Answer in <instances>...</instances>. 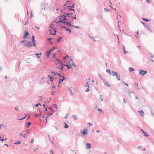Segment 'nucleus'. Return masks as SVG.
<instances>
[{
    "label": "nucleus",
    "mask_w": 154,
    "mask_h": 154,
    "mask_svg": "<svg viewBox=\"0 0 154 154\" xmlns=\"http://www.w3.org/2000/svg\"><path fill=\"white\" fill-rule=\"evenodd\" d=\"M57 47H53L52 48L49 50L48 51H47L46 52V56L47 57H49L50 54L51 53V52L54 49H57Z\"/></svg>",
    "instance_id": "obj_1"
},
{
    "label": "nucleus",
    "mask_w": 154,
    "mask_h": 154,
    "mask_svg": "<svg viewBox=\"0 0 154 154\" xmlns=\"http://www.w3.org/2000/svg\"><path fill=\"white\" fill-rule=\"evenodd\" d=\"M147 72V71L146 70H144L143 69L140 70L138 72V74L140 75L141 76H144Z\"/></svg>",
    "instance_id": "obj_2"
},
{
    "label": "nucleus",
    "mask_w": 154,
    "mask_h": 154,
    "mask_svg": "<svg viewBox=\"0 0 154 154\" xmlns=\"http://www.w3.org/2000/svg\"><path fill=\"white\" fill-rule=\"evenodd\" d=\"M88 130L87 129H84L82 131H80L82 136H85L87 135L88 134Z\"/></svg>",
    "instance_id": "obj_3"
},
{
    "label": "nucleus",
    "mask_w": 154,
    "mask_h": 154,
    "mask_svg": "<svg viewBox=\"0 0 154 154\" xmlns=\"http://www.w3.org/2000/svg\"><path fill=\"white\" fill-rule=\"evenodd\" d=\"M50 31V34L53 35H56V32H57L56 28H54L52 30H51V29L49 30Z\"/></svg>",
    "instance_id": "obj_4"
},
{
    "label": "nucleus",
    "mask_w": 154,
    "mask_h": 154,
    "mask_svg": "<svg viewBox=\"0 0 154 154\" xmlns=\"http://www.w3.org/2000/svg\"><path fill=\"white\" fill-rule=\"evenodd\" d=\"M29 35V33L27 31L25 30L24 35L23 37V38L24 39H26Z\"/></svg>",
    "instance_id": "obj_5"
},
{
    "label": "nucleus",
    "mask_w": 154,
    "mask_h": 154,
    "mask_svg": "<svg viewBox=\"0 0 154 154\" xmlns=\"http://www.w3.org/2000/svg\"><path fill=\"white\" fill-rule=\"evenodd\" d=\"M27 44H24V45L25 46L27 47L28 48H30L32 46V44L31 41H29L27 42Z\"/></svg>",
    "instance_id": "obj_6"
},
{
    "label": "nucleus",
    "mask_w": 154,
    "mask_h": 154,
    "mask_svg": "<svg viewBox=\"0 0 154 154\" xmlns=\"http://www.w3.org/2000/svg\"><path fill=\"white\" fill-rule=\"evenodd\" d=\"M48 77L50 79V81L52 82H53V79H56V78H53L52 76H51L50 75H48ZM52 84H54V83L53 82H52Z\"/></svg>",
    "instance_id": "obj_7"
},
{
    "label": "nucleus",
    "mask_w": 154,
    "mask_h": 154,
    "mask_svg": "<svg viewBox=\"0 0 154 154\" xmlns=\"http://www.w3.org/2000/svg\"><path fill=\"white\" fill-rule=\"evenodd\" d=\"M86 148V149H90L91 147V145L90 143H87L85 145Z\"/></svg>",
    "instance_id": "obj_8"
},
{
    "label": "nucleus",
    "mask_w": 154,
    "mask_h": 154,
    "mask_svg": "<svg viewBox=\"0 0 154 154\" xmlns=\"http://www.w3.org/2000/svg\"><path fill=\"white\" fill-rule=\"evenodd\" d=\"M138 112L140 114V115L142 116L143 117L144 116V113L143 110H141L140 111H139Z\"/></svg>",
    "instance_id": "obj_9"
},
{
    "label": "nucleus",
    "mask_w": 154,
    "mask_h": 154,
    "mask_svg": "<svg viewBox=\"0 0 154 154\" xmlns=\"http://www.w3.org/2000/svg\"><path fill=\"white\" fill-rule=\"evenodd\" d=\"M142 132L143 133L144 136L145 137H148L149 136V134L146 132H145L142 129H141V130Z\"/></svg>",
    "instance_id": "obj_10"
},
{
    "label": "nucleus",
    "mask_w": 154,
    "mask_h": 154,
    "mask_svg": "<svg viewBox=\"0 0 154 154\" xmlns=\"http://www.w3.org/2000/svg\"><path fill=\"white\" fill-rule=\"evenodd\" d=\"M72 87H71L70 88L67 87V90H68L70 92V95H72L73 94V93L72 92V90L71 88H72Z\"/></svg>",
    "instance_id": "obj_11"
},
{
    "label": "nucleus",
    "mask_w": 154,
    "mask_h": 154,
    "mask_svg": "<svg viewBox=\"0 0 154 154\" xmlns=\"http://www.w3.org/2000/svg\"><path fill=\"white\" fill-rule=\"evenodd\" d=\"M145 27L148 30L150 31L151 32H152V31L151 29L150 26L148 25H145Z\"/></svg>",
    "instance_id": "obj_12"
},
{
    "label": "nucleus",
    "mask_w": 154,
    "mask_h": 154,
    "mask_svg": "<svg viewBox=\"0 0 154 154\" xmlns=\"http://www.w3.org/2000/svg\"><path fill=\"white\" fill-rule=\"evenodd\" d=\"M117 73L118 72H115L113 70H112L111 72V75H112V76H114L116 75Z\"/></svg>",
    "instance_id": "obj_13"
},
{
    "label": "nucleus",
    "mask_w": 154,
    "mask_h": 154,
    "mask_svg": "<svg viewBox=\"0 0 154 154\" xmlns=\"http://www.w3.org/2000/svg\"><path fill=\"white\" fill-rule=\"evenodd\" d=\"M150 54L151 56H150L149 59L151 61L154 62V56L152 54Z\"/></svg>",
    "instance_id": "obj_14"
},
{
    "label": "nucleus",
    "mask_w": 154,
    "mask_h": 154,
    "mask_svg": "<svg viewBox=\"0 0 154 154\" xmlns=\"http://www.w3.org/2000/svg\"><path fill=\"white\" fill-rule=\"evenodd\" d=\"M64 14H65V16H66V17H69L70 18H72V16H69V15L70 14V13H64Z\"/></svg>",
    "instance_id": "obj_15"
},
{
    "label": "nucleus",
    "mask_w": 154,
    "mask_h": 154,
    "mask_svg": "<svg viewBox=\"0 0 154 154\" xmlns=\"http://www.w3.org/2000/svg\"><path fill=\"white\" fill-rule=\"evenodd\" d=\"M115 76L116 77V78L118 80H120V75H118V73L117 74V75H115Z\"/></svg>",
    "instance_id": "obj_16"
},
{
    "label": "nucleus",
    "mask_w": 154,
    "mask_h": 154,
    "mask_svg": "<svg viewBox=\"0 0 154 154\" xmlns=\"http://www.w3.org/2000/svg\"><path fill=\"white\" fill-rule=\"evenodd\" d=\"M32 43H35V37L33 35H32Z\"/></svg>",
    "instance_id": "obj_17"
},
{
    "label": "nucleus",
    "mask_w": 154,
    "mask_h": 154,
    "mask_svg": "<svg viewBox=\"0 0 154 154\" xmlns=\"http://www.w3.org/2000/svg\"><path fill=\"white\" fill-rule=\"evenodd\" d=\"M122 48L124 53L126 54H127L128 53V51L125 50V46L124 45H123Z\"/></svg>",
    "instance_id": "obj_18"
},
{
    "label": "nucleus",
    "mask_w": 154,
    "mask_h": 154,
    "mask_svg": "<svg viewBox=\"0 0 154 154\" xmlns=\"http://www.w3.org/2000/svg\"><path fill=\"white\" fill-rule=\"evenodd\" d=\"M128 70L130 72H132L134 71V69L133 68L130 67L128 68Z\"/></svg>",
    "instance_id": "obj_19"
},
{
    "label": "nucleus",
    "mask_w": 154,
    "mask_h": 154,
    "mask_svg": "<svg viewBox=\"0 0 154 154\" xmlns=\"http://www.w3.org/2000/svg\"><path fill=\"white\" fill-rule=\"evenodd\" d=\"M42 115V114L41 113H40V114H36L34 116L37 117H40Z\"/></svg>",
    "instance_id": "obj_20"
},
{
    "label": "nucleus",
    "mask_w": 154,
    "mask_h": 154,
    "mask_svg": "<svg viewBox=\"0 0 154 154\" xmlns=\"http://www.w3.org/2000/svg\"><path fill=\"white\" fill-rule=\"evenodd\" d=\"M72 117L73 119L75 120H77L78 119V118L76 115H73L72 116Z\"/></svg>",
    "instance_id": "obj_21"
},
{
    "label": "nucleus",
    "mask_w": 154,
    "mask_h": 154,
    "mask_svg": "<svg viewBox=\"0 0 154 154\" xmlns=\"http://www.w3.org/2000/svg\"><path fill=\"white\" fill-rule=\"evenodd\" d=\"M38 105H40V106H41V104L40 103H38L35 104V105H34L33 106V107H37Z\"/></svg>",
    "instance_id": "obj_22"
},
{
    "label": "nucleus",
    "mask_w": 154,
    "mask_h": 154,
    "mask_svg": "<svg viewBox=\"0 0 154 154\" xmlns=\"http://www.w3.org/2000/svg\"><path fill=\"white\" fill-rule=\"evenodd\" d=\"M21 143V142L20 140H17L16 142H15L14 144L16 145H19Z\"/></svg>",
    "instance_id": "obj_23"
},
{
    "label": "nucleus",
    "mask_w": 154,
    "mask_h": 154,
    "mask_svg": "<svg viewBox=\"0 0 154 154\" xmlns=\"http://www.w3.org/2000/svg\"><path fill=\"white\" fill-rule=\"evenodd\" d=\"M104 84L106 86H107L109 87H110V85L109 84V83L107 82H105Z\"/></svg>",
    "instance_id": "obj_24"
},
{
    "label": "nucleus",
    "mask_w": 154,
    "mask_h": 154,
    "mask_svg": "<svg viewBox=\"0 0 154 154\" xmlns=\"http://www.w3.org/2000/svg\"><path fill=\"white\" fill-rule=\"evenodd\" d=\"M142 19L144 21H145L146 22H147L149 21V20H150V19H148L147 18H142Z\"/></svg>",
    "instance_id": "obj_25"
},
{
    "label": "nucleus",
    "mask_w": 154,
    "mask_h": 154,
    "mask_svg": "<svg viewBox=\"0 0 154 154\" xmlns=\"http://www.w3.org/2000/svg\"><path fill=\"white\" fill-rule=\"evenodd\" d=\"M60 80L62 81V82L64 80H65L66 79H67V78L63 76L62 77V78L60 79Z\"/></svg>",
    "instance_id": "obj_26"
},
{
    "label": "nucleus",
    "mask_w": 154,
    "mask_h": 154,
    "mask_svg": "<svg viewBox=\"0 0 154 154\" xmlns=\"http://www.w3.org/2000/svg\"><path fill=\"white\" fill-rule=\"evenodd\" d=\"M89 81H88L87 82L86 84L85 85V87H88V88H90L89 85L88 84Z\"/></svg>",
    "instance_id": "obj_27"
},
{
    "label": "nucleus",
    "mask_w": 154,
    "mask_h": 154,
    "mask_svg": "<svg viewBox=\"0 0 154 154\" xmlns=\"http://www.w3.org/2000/svg\"><path fill=\"white\" fill-rule=\"evenodd\" d=\"M63 68L64 66L62 65H60L59 67H58V68L62 71L63 70Z\"/></svg>",
    "instance_id": "obj_28"
},
{
    "label": "nucleus",
    "mask_w": 154,
    "mask_h": 154,
    "mask_svg": "<svg viewBox=\"0 0 154 154\" xmlns=\"http://www.w3.org/2000/svg\"><path fill=\"white\" fill-rule=\"evenodd\" d=\"M57 75L59 77H60V78H62V77L63 76V75H62L60 73H58L57 72Z\"/></svg>",
    "instance_id": "obj_29"
},
{
    "label": "nucleus",
    "mask_w": 154,
    "mask_h": 154,
    "mask_svg": "<svg viewBox=\"0 0 154 154\" xmlns=\"http://www.w3.org/2000/svg\"><path fill=\"white\" fill-rule=\"evenodd\" d=\"M66 25H68L70 26H72V24L71 23V22H68V21H67Z\"/></svg>",
    "instance_id": "obj_30"
},
{
    "label": "nucleus",
    "mask_w": 154,
    "mask_h": 154,
    "mask_svg": "<svg viewBox=\"0 0 154 154\" xmlns=\"http://www.w3.org/2000/svg\"><path fill=\"white\" fill-rule=\"evenodd\" d=\"M67 68L68 69H69L70 68H72V66L71 65V64L70 63L69 65H68V66H67Z\"/></svg>",
    "instance_id": "obj_31"
},
{
    "label": "nucleus",
    "mask_w": 154,
    "mask_h": 154,
    "mask_svg": "<svg viewBox=\"0 0 154 154\" xmlns=\"http://www.w3.org/2000/svg\"><path fill=\"white\" fill-rule=\"evenodd\" d=\"M66 31H69L70 34L72 32L71 30L70 29L67 28L66 29Z\"/></svg>",
    "instance_id": "obj_32"
},
{
    "label": "nucleus",
    "mask_w": 154,
    "mask_h": 154,
    "mask_svg": "<svg viewBox=\"0 0 154 154\" xmlns=\"http://www.w3.org/2000/svg\"><path fill=\"white\" fill-rule=\"evenodd\" d=\"M66 17L65 16V14H64V16H63V21H66L67 20V19L66 18Z\"/></svg>",
    "instance_id": "obj_33"
},
{
    "label": "nucleus",
    "mask_w": 154,
    "mask_h": 154,
    "mask_svg": "<svg viewBox=\"0 0 154 154\" xmlns=\"http://www.w3.org/2000/svg\"><path fill=\"white\" fill-rule=\"evenodd\" d=\"M55 61L56 62H58V63H60V61H59V59L57 58L56 57L55 59Z\"/></svg>",
    "instance_id": "obj_34"
},
{
    "label": "nucleus",
    "mask_w": 154,
    "mask_h": 154,
    "mask_svg": "<svg viewBox=\"0 0 154 154\" xmlns=\"http://www.w3.org/2000/svg\"><path fill=\"white\" fill-rule=\"evenodd\" d=\"M31 125V123L30 122H28L27 124V126H26V128H29V125Z\"/></svg>",
    "instance_id": "obj_35"
},
{
    "label": "nucleus",
    "mask_w": 154,
    "mask_h": 154,
    "mask_svg": "<svg viewBox=\"0 0 154 154\" xmlns=\"http://www.w3.org/2000/svg\"><path fill=\"white\" fill-rule=\"evenodd\" d=\"M106 72L111 75V72L109 69H107L106 70Z\"/></svg>",
    "instance_id": "obj_36"
},
{
    "label": "nucleus",
    "mask_w": 154,
    "mask_h": 154,
    "mask_svg": "<svg viewBox=\"0 0 154 154\" xmlns=\"http://www.w3.org/2000/svg\"><path fill=\"white\" fill-rule=\"evenodd\" d=\"M62 39V37H59L58 39H57V43H59L60 41V40H61Z\"/></svg>",
    "instance_id": "obj_37"
},
{
    "label": "nucleus",
    "mask_w": 154,
    "mask_h": 154,
    "mask_svg": "<svg viewBox=\"0 0 154 154\" xmlns=\"http://www.w3.org/2000/svg\"><path fill=\"white\" fill-rule=\"evenodd\" d=\"M64 123L65 124V126H64V128H67L69 127V126L68 125L66 124L65 122H64Z\"/></svg>",
    "instance_id": "obj_38"
},
{
    "label": "nucleus",
    "mask_w": 154,
    "mask_h": 154,
    "mask_svg": "<svg viewBox=\"0 0 154 154\" xmlns=\"http://www.w3.org/2000/svg\"><path fill=\"white\" fill-rule=\"evenodd\" d=\"M67 22V21H63V22H62V23L63 24L66 25Z\"/></svg>",
    "instance_id": "obj_39"
},
{
    "label": "nucleus",
    "mask_w": 154,
    "mask_h": 154,
    "mask_svg": "<svg viewBox=\"0 0 154 154\" xmlns=\"http://www.w3.org/2000/svg\"><path fill=\"white\" fill-rule=\"evenodd\" d=\"M151 114L153 117H154V114L152 112V109H151L150 110Z\"/></svg>",
    "instance_id": "obj_40"
},
{
    "label": "nucleus",
    "mask_w": 154,
    "mask_h": 154,
    "mask_svg": "<svg viewBox=\"0 0 154 154\" xmlns=\"http://www.w3.org/2000/svg\"><path fill=\"white\" fill-rule=\"evenodd\" d=\"M69 57V56L68 54H67L66 56H64L63 58V59H67V58Z\"/></svg>",
    "instance_id": "obj_41"
},
{
    "label": "nucleus",
    "mask_w": 154,
    "mask_h": 154,
    "mask_svg": "<svg viewBox=\"0 0 154 154\" xmlns=\"http://www.w3.org/2000/svg\"><path fill=\"white\" fill-rule=\"evenodd\" d=\"M110 10H109L106 8H105L104 9V11H105L106 12H108Z\"/></svg>",
    "instance_id": "obj_42"
},
{
    "label": "nucleus",
    "mask_w": 154,
    "mask_h": 154,
    "mask_svg": "<svg viewBox=\"0 0 154 154\" xmlns=\"http://www.w3.org/2000/svg\"><path fill=\"white\" fill-rule=\"evenodd\" d=\"M34 54L36 55L37 56V57L38 58H41L40 56H39V54H38V53H36V54Z\"/></svg>",
    "instance_id": "obj_43"
},
{
    "label": "nucleus",
    "mask_w": 154,
    "mask_h": 154,
    "mask_svg": "<svg viewBox=\"0 0 154 154\" xmlns=\"http://www.w3.org/2000/svg\"><path fill=\"white\" fill-rule=\"evenodd\" d=\"M54 26V24H51L49 26V27L51 28H53V26Z\"/></svg>",
    "instance_id": "obj_44"
},
{
    "label": "nucleus",
    "mask_w": 154,
    "mask_h": 154,
    "mask_svg": "<svg viewBox=\"0 0 154 154\" xmlns=\"http://www.w3.org/2000/svg\"><path fill=\"white\" fill-rule=\"evenodd\" d=\"M56 54H57V53H54L53 54V55L52 56L53 58L55 59V58H56V57H55V56H56Z\"/></svg>",
    "instance_id": "obj_45"
},
{
    "label": "nucleus",
    "mask_w": 154,
    "mask_h": 154,
    "mask_svg": "<svg viewBox=\"0 0 154 154\" xmlns=\"http://www.w3.org/2000/svg\"><path fill=\"white\" fill-rule=\"evenodd\" d=\"M59 20H58V22H60V23H62V22H63V20L62 19L60 18H59Z\"/></svg>",
    "instance_id": "obj_46"
},
{
    "label": "nucleus",
    "mask_w": 154,
    "mask_h": 154,
    "mask_svg": "<svg viewBox=\"0 0 154 154\" xmlns=\"http://www.w3.org/2000/svg\"><path fill=\"white\" fill-rule=\"evenodd\" d=\"M52 73H53L54 75H57V74H56L57 72H55L54 71H53L51 72V74H52Z\"/></svg>",
    "instance_id": "obj_47"
},
{
    "label": "nucleus",
    "mask_w": 154,
    "mask_h": 154,
    "mask_svg": "<svg viewBox=\"0 0 154 154\" xmlns=\"http://www.w3.org/2000/svg\"><path fill=\"white\" fill-rule=\"evenodd\" d=\"M72 27H74L75 28H79V26H75V25H72Z\"/></svg>",
    "instance_id": "obj_48"
},
{
    "label": "nucleus",
    "mask_w": 154,
    "mask_h": 154,
    "mask_svg": "<svg viewBox=\"0 0 154 154\" xmlns=\"http://www.w3.org/2000/svg\"><path fill=\"white\" fill-rule=\"evenodd\" d=\"M53 113H48V114L47 115L48 116V117L51 116V115H53Z\"/></svg>",
    "instance_id": "obj_49"
},
{
    "label": "nucleus",
    "mask_w": 154,
    "mask_h": 154,
    "mask_svg": "<svg viewBox=\"0 0 154 154\" xmlns=\"http://www.w3.org/2000/svg\"><path fill=\"white\" fill-rule=\"evenodd\" d=\"M103 82L104 83L105 82H106V79H104L103 78H102V79H101Z\"/></svg>",
    "instance_id": "obj_50"
},
{
    "label": "nucleus",
    "mask_w": 154,
    "mask_h": 154,
    "mask_svg": "<svg viewBox=\"0 0 154 154\" xmlns=\"http://www.w3.org/2000/svg\"><path fill=\"white\" fill-rule=\"evenodd\" d=\"M25 117H26V116H25L24 117L22 118L19 119H18V120H20V121L24 119L25 118Z\"/></svg>",
    "instance_id": "obj_51"
},
{
    "label": "nucleus",
    "mask_w": 154,
    "mask_h": 154,
    "mask_svg": "<svg viewBox=\"0 0 154 154\" xmlns=\"http://www.w3.org/2000/svg\"><path fill=\"white\" fill-rule=\"evenodd\" d=\"M20 135L21 136V137H24L25 138V136H26V134L23 135V134H22V133H20Z\"/></svg>",
    "instance_id": "obj_52"
},
{
    "label": "nucleus",
    "mask_w": 154,
    "mask_h": 154,
    "mask_svg": "<svg viewBox=\"0 0 154 154\" xmlns=\"http://www.w3.org/2000/svg\"><path fill=\"white\" fill-rule=\"evenodd\" d=\"M76 14H75V16L74 17H72V20H73L74 19H76Z\"/></svg>",
    "instance_id": "obj_53"
},
{
    "label": "nucleus",
    "mask_w": 154,
    "mask_h": 154,
    "mask_svg": "<svg viewBox=\"0 0 154 154\" xmlns=\"http://www.w3.org/2000/svg\"><path fill=\"white\" fill-rule=\"evenodd\" d=\"M89 88H88H88H87L86 90H85V92H88V91H89Z\"/></svg>",
    "instance_id": "obj_54"
},
{
    "label": "nucleus",
    "mask_w": 154,
    "mask_h": 154,
    "mask_svg": "<svg viewBox=\"0 0 154 154\" xmlns=\"http://www.w3.org/2000/svg\"><path fill=\"white\" fill-rule=\"evenodd\" d=\"M134 85L135 87L136 88H137L138 86V85L137 83H134Z\"/></svg>",
    "instance_id": "obj_55"
},
{
    "label": "nucleus",
    "mask_w": 154,
    "mask_h": 154,
    "mask_svg": "<svg viewBox=\"0 0 154 154\" xmlns=\"http://www.w3.org/2000/svg\"><path fill=\"white\" fill-rule=\"evenodd\" d=\"M100 99L101 101H103V97H102L101 95H100Z\"/></svg>",
    "instance_id": "obj_56"
},
{
    "label": "nucleus",
    "mask_w": 154,
    "mask_h": 154,
    "mask_svg": "<svg viewBox=\"0 0 154 154\" xmlns=\"http://www.w3.org/2000/svg\"><path fill=\"white\" fill-rule=\"evenodd\" d=\"M137 148H139L140 150H141L142 149V147L141 146H138Z\"/></svg>",
    "instance_id": "obj_57"
},
{
    "label": "nucleus",
    "mask_w": 154,
    "mask_h": 154,
    "mask_svg": "<svg viewBox=\"0 0 154 154\" xmlns=\"http://www.w3.org/2000/svg\"><path fill=\"white\" fill-rule=\"evenodd\" d=\"M88 125H89V126L90 127H91V126L93 125V124L91 123H90V122H89V123H88Z\"/></svg>",
    "instance_id": "obj_58"
},
{
    "label": "nucleus",
    "mask_w": 154,
    "mask_h": 154,
    "mask_svg": "<svg viewBox=\"0 0 154 154\" xmlns=\"http://www.w3.org/2000/svg\"><path fill=\"white\" fill-rule=\"evenodd\" d=\"M39 100L41 101L42 100V96H40L39 97Z\"/></svg>",
    "instance_id": "obj_59"
},
{
    "label": "nucleus",
    "mask_w": 154,
    "mask_h": 154,
    "mask_svg": "<svg viewBox=\"0 0 154 154\" xmlns=\"http://www.w3.org/2000/svg\"><path fill=\"white\" fill-rule=\"evenodd\" d=\"M61 29L64 28V29H66L67 28H66V27L64 26H61Z\"/></svg>",
    "instance_id": "obj_60"
},
{
    "label": "nucleus",
    "mask_w": 154,
    "mask_h": 154,
    "mask_svg": "<svg viewBox=\"0 0 154 154\" xmlns=\"http://www.w3.org/2000/svg\"><path fill=\"white\" fill-rule=\"evenodd\" d=\"M34 139H31V141H30V143H33L34 141Z\"/></svg>",
    "instance_id": "obj_61"
},
{
    "label": "nucleus",
    "mask_w": 154,
    "mask_h": 154,
    "mask_svg": "<svg viewBox=\"0 0 154 154\" xmlns=\"http://www.w3.org/2000/svg\"><path fill=\"white\" fill-rule=\"evenodd\" d=\"M141 23H142L143 25H144L145 26V25H146L147 24H146L144 22H143V21H141Z\"/></svg>",
    "instance_id": "obj_62"
},
{
    "label": "nucleus",
    "mask_w": 154,
    "mask_h": 154,
    "mask_svg": "<svg viewBox=\"0 0 154 154\" xmlns=\"http://www.w3.org/2000/svg\"><path fill=\"white\" fill-rule=\"evenodd\" d=\"M48 108L52 112H53L54 111V110L52 109L50 107H49Z\"/></svg>",
    "instance_id": "obj_63"
},
{
    "label": "nucleus",
    "mask_w": 154,
    "mask_h": 154,
    "mask_svg": "<svg viewBox=\"0 0 154 154\" xmlns=\"http://www.w3.org/2000/svg\"><path fill=\"white\" fill-rule=\"evenodd\" d=\"M98 76L99 77V78L101 79H102V76L100 74H99L98 75Z\"/></svg>",
    "instance_id": "obj_64"
}]
</instances>
